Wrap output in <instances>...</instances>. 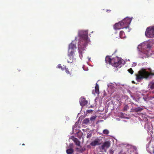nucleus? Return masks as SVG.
<instances>
[{
    "label": "nucleus",
    "instance_id": "obj_13",
    "mask_svg": "<svg viewBox=\"0 0 154 154\" xmlns=\"http://www.w3.org/2000/svg\"><path fill=\"white\" fill-rule=\"evenodd\" d=\"M76 150L77 152H79L80 153H82L85 150V149L82 148V147L81 146V147H80V148H76Z\"/></svg>",
    "mask_w": 154,
    "mask_h": 154
},
{
    "label": "nucleus",
    "instance_id": "obj_25",
    "mask_svg": "<svg viewBox=\"0 0 154 154\" xmlns=\"http://www.w3.org/2000/svg\"><path fill=\"white\" fill-rule=\"evenodd\" d=\"M128 71L131 74H132L134 72V71H133L132 69L131 68H130V69H128Z\"/></svg>",
    "mask_w": 154,
    "mask_h": 154
},
{
    "label": "nucleus",
    "instance_id": "obj_19",
    "mask_svg": "<svg viewBox=\"0 0 154 154\" xmlns=\"http://www.w3.org/2000/svg\"><path fill=\"white\" fill-rule=\"evenodd\" d=\"M143 109V108L140 107H138L135 108V110L136 112H138L141 111Z\"/></svg>",
    "mask_w": 154,
    "mask_h": 154
},
{
    "label": "nucleus",
    "instance_id": "obj_5",
    "mask_svg": "<svg viewBox=\"0 0 154 154\" xmlns=\"http://www.w3.org/2000/svg\"><path fill=\"white\" fill-rule=\"evenodd\" d=\"M131 21V20L130 18L126 17L119 22L120 23V26H122V28H125V29H128V30L126 32H129L130 29L129 26Z\"/></svg>",
    "mask_w": 154,
    "mask_h": 154
},
{
    "label": "nucleus",
    "instance_id": "obj_20",
    "mask_svg": "<svg viewBox=\"0 0 154 154\" xmlns=\"http://www.w3.org/2000/svg\"><path fill=\"white\" fill-rule=\"evenodd\" d=\"M112 62L113 63L112 65L114 67H117L119 66L118 63L116 62L115 61V60H114V62Z\"/></svg>",
    "mask_w": 154,
    "mask_h": 154
},
{
    "label": "nucleus",
    "instance_id": "obj_9",
    "mask_svg": "<svg viewBox=\"0 0 154 154\" xmlns=\"http://www.w3.org/2000/svg\"><path fill=\"white\" fill-rule=\"evenodd\" d=\"M88 103V101L84 97H81L80 100V105L83 106L86 105Z\"/></svg>",
    "mask_w": 154,
    "mask_h": 154
},
{
    "label": "nucleus",
    "instance_id": "obj_28",
    "mask_svg": "<svg viewBox=\"0 0 154 154\" xmlns=\"http://www.w3.org/2000/svg\"><path fill=\"white\" fill-rule=\"evenodd\" d=\"M91 137V134H88L87 136V137L88 138H89Z\"/></svg>",
    "mask_w": 154,
    "mask_h": 154
},
{
    "label": "nucleus",
    "instance_id": "obj_12",
    "mask_svg": "<svg viewBox=\"0 0 154 154\" xmlns=\"http://www.w3.org/2000/svg\"><path fill=\"white\" fill-rule=\"evenodd\" d=\"M114 28L116 30L120 29L121 28L123 29L122 26H120V23L119 22L115 24Z\"/></svg>",
    "mask_w": 154,
    "mask_h": 154
},
{
    "label": "nucleus",
    "instance_id": "obj_34",
    "mask_svg": "<svg viewBox=\"0 0 154 154\" xmlns=\"http://www.w3.org/2000/svg\"><path fill=\"white\" fill-rule=\"evenodd\" d=\"M153 154H154V149L153 150Z\"/></svg>",
    "mask_w": 154,
    "mask_h": 154
},
{
    "label": "nucleus",
    "instance_id": "obj_18",
    "mask_svg": "<svg viewBox=\"0 0 154 154\" xmlns=\"http://www.w3.org/2000/svg\"><path fill=\"white\" fill-rule=\"evenodd\" d=\"M90 120L89 118H86L84 119L83 121L84 123L87 124L89 123Z\"/></svg>",
    "mask_w": 154,
    "mask_h": 154
},
{
    "label": "nucleus",
    "instance_id": "obj_29",
    "mask_svg": "<svg viewBox=\"0 0 154 154\" xmlns=\"http://www.w3.org/2000/svg\"><path fill=\"white\" fill-rule=\"evenodd\" d=\"M79 56H80L81 55H82V52L80 51H79Z\"/></svg>",
    "mask_w": 154,
    "mask_h": 154
},
{
    "label": "nucleus",
    "instance_id": "obj_7",
    "mask_svg": "<svg viewBox=\"0 0 154 154\" xmlns=\"http://www.w3.org/2000/svg\"><path fill=\"white\" fill-rule=\"evenodd\" d=\"M101 144L100 139L97 138L92 141L90 143V145L92 146H95L97 145H100Z\"/></svg>",
    "mask_w": 154,
    "mask_h": 154
},
{
    "label": "nucleus",
    "instance_id": "obj_3",
    "mask_svg": "<svg viewBox=\"0 0 154 154\" xmlns=\"http://www.w3.org/2000/svg\"><path fill=\"white\" fill-rule=\"evenodd\" d=\"M76 49V47L75 44H73L72 43L70 44L68 50V56L69 57V60H67L68 63H71L73 62V59Z\"/></svg>",
    "mask_w": 154,
    "mask_h": 154
},
{
    "label": "nucleus",
    "instance_id": "obj_16",
    "mask_svg": "<svg viewBox=\"0 0 154 154\" xmlns=\"http://www.w3.org/2000/svg\"><path fill=\"white\" fill-rule=\"evenodd\" d=\"M149 87L152 90L154 89V82H150L149 84Z\"/></svg>",
    "mask_w": 154,
    "mask_h": 154
},
{
    "label": "nucleus",
    "instance_id": "obj_27",
    "mask_svg": "<svg viewBox=\"0 0 154 154\" xmlns=\"http://www.w3.org/2000/svg\"><path fill=\"white\" fill-rule=\"evenodd\" d=\"M116 62H117V63H118V64H119V65H121L122 63V62H121V60H117L116 61Z\"/></svg>",
    "mask_w": 154,
    "mask_h": 154
},
{
    "label": "nucleus",
    "instance_id": "obj_26",
    "mask_svg": "<svg viewBox=\"0 0 154 154\" xmlns=\"http://www.w3.org/2000/svg\"><path fill=\"white\" fill-rule=\"evenodd\" d=\"M119 154H127L125 152H123L122 150H121L119 153Z\"/></svg>",
    "mask_w": 154,
    "mask_h": 154
},
{
    "label": "nucleus",
    "instance_id": "obj_21",
    "mask_svg": "<svg viewBox=\"0 0 154 154\" xmlns=\"http://www.w3.org/2000/svg\"><path fill=\"white\" fill-rule=\"evenodd\" d=\"M103 133L107 135L109 133V131L107 129H105L103 131Z\"/></svg>",
    "mask_w": 154,
    "mask_h": 154
},
{
    "label": "nucleus",
    "instance_id": "obj_2",
    "mask_svg": "<svg viewBox=\"0 0 154 154\" xmlns=\"http://www.w3.org/2000/svg\"><path fill=\"white\" fill-rule=\"evenodd\" d=\"M136 80L137 82H140L143 78L147 79L152 75H154V73H149L146 71L145 69H142L139 71L138 74H136Z\"/></svg>",
    "mask_w": 154,
    "mask_h": 154
},
{
    "label": "nucleus",
    "instance_id": "obj_23",
    "mask_svg": "<svg viewBox=\"0 0 154 154\" xmlns=\"http://www.w3.org/2000/svg\"><path fill=\"white\" fill-rule=\"evenodd\" d=\"M64 70H65L67 74H70V72H69V69L68 68H66V66H64Z\"/></svg>",
    "mask_w": 154,
    "mask_h": 154
},
{
    "label": "nucleus",
    "instance_id": "obj_1",
    "mask_svg": "<svg viewBox=\"0 0 154 154\" xmlns=\"http://www.w3.org/2000/svg\"><path fill=\"white\" fill-rule=\"evenodd\" d=\"M79 35L83 41L78 43V48L79 49H82L83 50V49L86 47L88 43V33L86 31H82L80 32Z\"/></svg>",
    "mask_w": 154,
    "mask_h": 154
},
{
    "label": "nucleus",
    "instance_id": "obj_30",
    "mask_svg": "<svg viewBox=\"0 0 154 154\" xmlns=\"http://www.w3.org/2000/svg\"><path fill=\"white\" fill-rule=\"evenodd\" d=\"M125 29V32H126V31L128 30V29Z\"/></svg>",
    "mask_w": 154,
    "mask_h": 154
},
{
    "label": "nucleus",
    "instance_id": "obj_8",
    "mask_svg": "<svg viewBox=\"0 0 154 154\" xmlns=\"http://www.w3.org/2000/svg\"><path fill=\"white\" fill-rule=\"evenodd\" d=\"M110 145V143L109 141H106L103 144V145L100 146L101 149L102 150L105 149V148H108L109 147Z\"/></svg>",
    "mask_w": 154,
    "mask_h": 154
},
{
    "label": "nucleus",
    "instance_id": "obj_15",
    "mask_svg": "<svg viewBox=\"0 0 154 154\" xmlns=\"http://www.w3.org/2000/svg\"><path fill=\"white\" fill-rule=\"evenodd\" d=\"M73 149L72 148L67 149L66 150V152L67 154H73Z\"/></svg>",
    "mask_w": 154,
    "mask_h": 154
},
{
    "label": "nucleus",
    "instance_id": "obj_32",
    "mask_svg": "<svg viewBox=\"0 0 154 154\" xmlns=\"http://www.w3.org/2000/svg\"><path fill=\"white\" fill-rule=\"evenodd\" d=\"M152 93H154V91H152Z\"/></svg>",
    "mask_w": 154,
    "mask_h": 154
},
{
    "label": "nucleus",
    "instance_id": "obj_10",
    "mask_svg": "<svg viewBox=\"0 0 154 154\" xmlns=\"http://www.w3.org/2000/svg\"><path fill=\"white\" fill-rule=\"evenodd\" d=\"M115 60V58H112L111 59L109 57H106L105 58V61L107 63L112 65L113 63L112 62H114Z\"/></svg>",
    "mask_w": 154,
    "mask_h": 154
},
{
    "label": "nucleus",
    "instance_id": "obj_11",
    "mask_svg": "<svg viewBox=\"0 0 154 154\" xmlns=\"http://www.w3.org/2000/svg\"><path fill=\"white\" fill-rule=\"evenodd\" d=\"M72 139L77 146L81 147V146L80 145V142L77 138L73 137Z\"/></svg>",
    "mask_w": 154,
    "mask_h": 154
},
{
    "label": "nucleus",
    "instance_id": "obj_22",
    "mask_svg": "<svg viewBox=\"0 0 154 154\" xmlns=\"http://www.w3.org/2000/svg\"><path fill=\"white\" fill-rule=\"evenodd\" d=\"M96 117H97L95 116H92L90 118V120L91 121H94L96 119Z\"/></svg>",
    "mask_w": 154,
    "mask_h": 154
},
{
    "label": "nucleus",
    "instance_id": "obj_6",
    "mask_svg": "<svg viewBox=\"0 0 154 154\" xmlns=\"http://www.w3.org/2000/svg\"><path fill=\"white\" fill-rule=\"evenodd\" d=\"M146 36L149 38L153 37L154 36V26L148 27L145 33Z\"/></svg>",
    "mask_w": 154,
    "mask_h": 154
},
{
    "label": "nucleus",
    "instance_id": "obj_17",
    "mask_svg": "<svg viewBox=\"0 0 154 154\" xmlns=\"http://www.w3.org/2000/svg\"><path fill=\"white\" fill-rule=\"evenodd\" d=\"M120 37L121 38H124L125 37V35L124 31H121L120 32Z\"/></svg>",
    "mask_w": 154,
    "mask_h": 154
},
{
    "label": "nucleus",
    "instance_id": "obj_31",
    "mask_svg": "<svg viewBox=\"0 0 154 154\" xmlns=\"http://www.w3.org/2000/svg\"><path fill=\"white\" fill-rule=\"evenodd\" d=\"M109 11V12H110L111 11V10H107V11Z\"/></svg>",
    "mask_w": 154,
    "mask_h": 154
},
{
    "label": "nucleus",
    "instance_id": "obj_4",
    "mask_svg": "<svg viewBox=\"0 0 154 154\" xmlns=\"http://www.w3.org/2000/svg\"><path fill=\"white\" fill-rule=\"evenodd\" d=\"M148 48L147 45L145 43H142L139 45L137 47L140 51V54L143 56V57H147L148 56V51L146 49Z\"/></svg>",
    "mask_w": 154,
    "mask_h": 154
},
{
    "label": "nucleus",
    "instance_id": "obj_33",
    "mask_svg": "<svg viewBox=\"0 0 154 154\" xmlns=\"http://www.w3.org/2000/svg\"><path fill=\"white\" fill-rule=\"evenodd\" d=\"M24 145H25V144H24V143H23V144H22V145H23V146H24Z\"/></svg>",
    "mask_w": 154,
    "mask_h": 154
},
{
    "label": "nucleus",
    "instance_id": "obj_24",
    "mask_svg": "<svg viewBox=\"0 0 154 154\" xmlns=\"http://www.w3.org/2000/svg\"><path fill=\"white\" fill-rule=\"evenodd\" d=\"M57 68H61V69L62 70H64V67H63V66H61V64H59L57 67Z\"/></svg>",
    "mask_w": 154,
    "mask_h": 154
},
{
    "label": "nucleus",
    "instance_id": "obj_14",
    "mask_svg": "<svg viewBox=\"0 0 154 154\" xmlns=\"http://www.w3.org/2000/svg\"><path fill=\"white\" fill-rule=\"evenodd\" d=\"M95 93L98 94H99V86L97 84H96L95 87Z\"/></svg>",
    "mask_w": 154,
    "mask_h": 154
}]
</instances>
